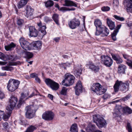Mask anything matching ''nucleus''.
I'll use <instances>...</instances> for the list:
<instances>
[{
    "label": "nucleus",
    "instance_id": "obj_24",
    "mask_svg": "<svg viewBox=\"0 0 132 132\" xmlns=\"http://www.w3.org/2000/svg\"><path fill=\"white\" fill-rule=\"evenodd\" d=\"M28 93H27V94H25L24 93H22L21 94V97L19 101V103L17 105L18 107L20 106L23 102H24L25 100V99L26 98H25L24 100V99L28 95Z\"/></svg>",
    "mask_w": 132,
    "mask_h": 132
},
{
    "label": "nucleus",
    "instance_id": "obj_26",
    "mask_svg": "<svg viewBox=\"0 0 132 132\" xmlns=\"http://www.w3.org/2000/svg\"><path fill=\"white\" fill-rule=\"evenodd\" d=\"M89 68L93 71H94L95 72H98L99 69L100 68L98 66H96L94 65L92 62H89Z\"/></svg>",
    "mask_w": 132,
    "mask_h": 132
},
{
    "label": "nucleus",
    "instance_id": "obj_14",
    "mask_svg": "<svg viewBox=\"0 0 132 132\" xmlns=\"http://www.w3.org/2000/svg\"><path fill=\"white\" fill-rule=\"evenodd\" d=\"M42 43L40 40H38L32 42L30 47L31 50H40L41 48Z\"/></svg>",
    "mask_w": 132,
    "mask_h": 132
},
{
    "label": "nucleus",
    "instance_id": "obj_3",
    "mask_svg": "<svg viewBox=\"0 0 132 132\" xmlns=\"http://www.w3.org/2000/svg\"><path fill=\"white\" fill-rule=\"evenodd\" d=\"M129 84L128 82H123L121 81L117 80L114 86V91L116 92L120 89L121 91L125 92L129 89Z\"/></svg>",
    "mask_w": 132,
    "mask_h": 132
},
{
    "label": "nucleus",
    "instance_id": "obj_49",
    "mask_svg": "<svg viewBox=\"0 0 132 132\" xmlns=\"http://www.w3.org/2000/svg\"><path fill=\"white\" fill-rule=\"evenodd\" d=\"M30 77L32 78H35L36 77L38 76V75L37 74H36L35 73H31L30 75Z\"/></svg>",
    "mask_w": 132,
    "mask_h": 132
},
{
    "label": "nucleus",
    "instance_id": "obj_56",
    "mask_svg": "<svg viewBox=\"0 0 132 132\" xmlns=\"http://www.w3.org/2000/svg\"><path fill=\"white\" fill-rule=\"evenodd\" d=\"M4 97V94L0 89V98H3Z\"/></svg>",
    "mask_w": 132,
    "mask_h": 132
},
{
    "label": "nucleus",
    "instance_id": "obj_27",
    "mask_svg": "<svg viewBox=\"0 0 132 132\" xmlns=\"http://www.w3.org/2000/svg\"><path fill=\"white\" fill-rule=\"evenodd\" d=\"M126 66L123 64H120L118 66V72L120 74H124L126 69Z\"/></svg>",
    "mask_w": 132,
    "mask_h": 132
},
{
    "label": "nucleus",
    "instance_id": "obj_12",
    "mask_svg": "<svg viewBox=\"0 0 132 132\" xmlns=\"http://www.w3.org/2000/svg\"><path fill=\"white\" fill-rule=\"evenodd\" d=\"M55 114L54 113L51 111L45 112L42 114V118L45 120L50 121L52 120L54 118Z\"/></svg>",
    "mask_w": 132,
    "mask_h": 132
},
{
    "label": "nucleus",
    "instance_id": "obj_61",
    "mask_svg": "<svg viewBox=\"0 0 132 132\" xmlns=\"http://www.w3.org/2000/svg\"><path fill=\"white\" fill-rule=\"evenodd\" d=\"M0 58H5L4 54L1 52H0Z\"/></svg>",
    "mask_w": 132,
    "mask_h": 132
},
{
    "label": "nucleus",
    "instance_id": "obj_63",
    "mask_svg": "<svg viewBox=\"0 0 132 132\" xmlns=\"http://www.w3.org/2000/svg\"><path fill=\"white\" fill-rule=\"evenodd\" d=\"M6 75L5 73L0 72V76H6Z\"/></svg>",
    "mask_w": 132,
    "mask_h": 132
},
{
    "label": "nucleus",
    "instance_id": "obj_42",
    "mask_svg": "<svg viewBox=\"0 0 132 132\" xmlns=\"http://www.w3.org/2000/svg\"><path fill=\"white\" fill-rule=\"evenodd\" d=\"M4 69L5 70L11 71L12 70H13V68L12 67L6 66L4 67Z\"/></svg>",
    "mask_w": 132,
    "mask_h": 132
},
{
    "label": "nucleus",
    "instance_id": "obj_58",
    "mask_svg": "<svg viewBox=\"0 0 132 132\" xmlns=\"http://www.w3.org/2000/svg\"><path fill=\"white\" fill-rule=\"evenodd\" d=\"M130 96L129 95H128L124 97L123 98V100L124 101H126L128 100L130 98Z\"/></svg>",
    "mask_w": 132,
    "mask_h": 132
},
{
    "label": "nucleus",
    "instance_id": "obj_9",
    "mask_svg": "<svg viewBox=\"0 0 132 132\" xmlns=\"http://www.w3.org/2000/svg\"><path fill=\"white\" fill-rule=\"evenodd\" d=\"M45 81L46 84L53 90H56L59 88V84L50 79H46Z\"/></svg>",
    "mask_w": 132,
    "mask_h": 132
},
{
    "label": "nucleus",
    "instance_id": "obj_29",
    "mask_svg": "<svg viewBox=\"0 0 132 132\" xmlns=\"http://www.w3.org/2000/svg\"><path fill=\"white\" fill-rule=\"evenodd\" d=\"M29 0H21L18 3L17 6L19 9L23 7Z\"/></svg>",
    "mask_w": 132,
    "mask_h": 132
},
{
    "label": "nucleus",
    "instance_id": "obj_25",
    "mask_svg": "<svg viewBox=\"0 0 132 132\" xmlns=\"http://www.w3.org/2000/svg\"><path fill=\"white\" fill-rule=\"evenodd\" d=\"M19 63L20 62L19 61L16 62L11 61H8V62L0 61V64L3 65L7 64L9 66H14L17 65L19 64Z\"/></svg>",
    "mask_w": 132,
    "mask_h": 132
},
{
    "label": "nucleus",
    "instance_id": "obj_15",
    "mask_svg": "<svg viewBox=\"0 0 132 132\" xmlns=\"http://www.w3.org/2000/svg\"><path fill=\"white\" fill-rule=\"evenodd\" d=\"M33 9L29 5H27L26 7V13L25 16L29 19H32L33 17Z\"/></svg>",
    "mask_w": 132,
    "mask_h": 132
},
{
    "label": "nucleus",
    "instance_id": "obj_46",
    "mask_svg": "<svg viewBox=\"0 0 132 132\" xmlns=\"http://www.w3.org/2000/svg\"><path fill=\"white\" fill-rule=\"evenodd\" d=\"M26 55L27 58H32L33 56V54L30 52H27L26 53Z\"/></svg>",
    "mask_w": 132,
    "mask_h": 132
},
{
    "label": "nucleus",
    "instance_id": "obj_1",
    "mask_svg": "<svg viewBox=\"0 0 132 132\" xmlns=\"http://www.w3.org/2000/svg\"><path fill=\"white\" fill-rule=\"evenodd\" d=\"M94 24L96 28L95 34L96 36L101 34L103 37L107 36L109 34V30L104 25H102L101 21L98 19L95 20Z\"/></svg>",
    "mask_w": 132,
    "mask_h": 132
},
{
    "label": "nucleus",
    "instance_id": "obj_33",
    "mask_svg": "<svg viewBox=\"0 0 132 132\" xmlns=\"http://www.w3.org/2000/svg\"><path fill=\"white\" fill-rule=\"evenodd\" d=\"M78 129L77 124L75 123L73 124L70 128V132H78Z\"/></svg>",
    "mask_w": 132,
    "mask_h": 132
},
{
    "label": "nucleus",
    "instance_id": "obj_40",
    "mask_svg": "<svg viewBox=\"0 0 132 132\" xmlns=\"http://www.w3.org/2000/svg\"><path fill=\"white\" fill-rule=\"evenodd\" d=\"M117 31H114L113 33L111 34V37L112 39L114 41H115L116 40V36L117 35L118 33Z\"/></svg>",
    "mask_w": 132,
    "mask_h": 132
},
{
    "label": "nucleus",
    "instance_id": "obj_13",
    "mask_svg": "<svg viewBox=\"0 0 132 132\" xmlns=\"http://www.w3.org/2000/svg\"><path fill=\"white\" fill-rule=\"evenodd\" d=\"M80 21L79 20L74 18L71 20L68 23V25L70 28L74 29L79 27L80 25Z\"/></svg>",
    "mask_w": 132,
    "mask_h": 132
},
{
    "label": "nucleus",
    "instance_id": "obj_53",
    "mask_svg": "<svg viewBox=\"0 0 132 132\" xmlns=\"http://www.w3.org/2000/svg\"><path fill=\"white\" fill-rule=\"evenodd\" d=\"M3 126L4 128L6 129L8 128V123L6 122L3 123Z\"/></svg>",
    "mask_w": 132,
    "mask_h": 132
},
{
    "label": "nucleus",
    "instance_id": "obj_6",
    "mask_svg": "<svg viewBox=\"0 0 132 132\" xmlns=\"http://www.w3.org/2000/svg\"><path fill=\"white\" fill-rule=\"evenodd\" d=\"M65 79L62 82L63 85L69 86L74 83L75 77L69 73H67L64 75Z\"/></svg>",
    "mask_w": 132,
    "mask_h": 132
},
{
    "label": "nucleus",
    "instance_id": "obj_54",
    "mask_svg": "<svg viewBox=\"0 0 132 132\" xmlns=\"http://www.w3.org/2000/svg\"><path fill=\"white\" fill-rule=\"evenodd\" d=\"M60 40V37H56L54 39V40L56 43L58 42Z\"/></svg>",
    "mask_w": 132,
    "mask_h": 132
},
{
    "label": "nucleus",
    "instance_id": "obj_45",
    "mask_svg": "<svg viewBox=\"0 0 132 132\" xmlns=\"http://www.w3.org/2000/svg\"><path fill=\"white\" fill-rule=\"evenodd\" d=\"M102 10L103 11H109L110 8L108 6H104L102 8Z\"/></svg>",
    "mask_w": 132,
    "mask_h": 132
},
{
    "label": "nucleus",
    "instance_id": "obj_39",
    "mask_svg": "<svg viewBox=\"0 0 132 132\" xmlns=\"http://www.w3.org/2000/svg\"><path fill=\"white\" fill-rule=\"evenodd\" d=\"M126 128L128 132H132V128L130 123L128 122L127 123Z\"/></svg>",
    "mask_w": 132,
    "mask_h": 132
},
{
    "label": "nucleus",
    "instance_id": "obj_18",
    "mask_svg": "<svg viewBox=\"0 0 132 132\" xmlns=\"http://www.w3.org/2000/svg\"><path fill=\"white\" fill-rule=\"evenodd\" d=\"M37 24L39 27V30L41 32V35L43 36H44L46 33L45 30V29L46 28V26L43 24L41 22L37 23Z\"/></svg>",
    "mask_w": 132,
    "mask_h": 132
},
{
    "label": "nucleus",
    "instance_id": "obj_5",
    "mask_svg": "<svg viewBox=\"0 0 132 132\" xmlns=\"http://www.w3.org/2000/svg\"><path fill=\"white\" fill-rule=\"evenodd\" d=\"M93 121L96 122L97 126L99 128L105 127L107 125L106 120L98 114H96L93 116Z\"/></svg>",
    "mask_w": 132,
    "mask_h": 132
},
{
    "label": "nucleus",
    "instance_id": "obj_17",
    "mask_svg": "<svg viewBox=\"0 0 132 132\" xmlns=\"http://www.w3.org/2000/svg\"><path fill=\"white\" fill-rule=\"evenodd\" d=\"M75 94L76 95H79L80 93H81L82 91V86L80 81L77 82L76 86L75 87Z\"/></svg>",
    "mask_w": 132,
    "mask_h": 132
},
{
    "label": "nucleus",
    "instance_id": "obj_57",
    "mask_svg": "<svg viewBox=\"0 0 132 132\" xmlns=\"http://www.w3.org/2000/svg\"><path fill=\"white\" fill-rule=\"evenodd\" d=\"M48 97L51 100H53V96L52 95L50 94H48Z\"/></svg>",
    "mask_w": 132,
    "mask_h": 132
},
{
    "label": "nucleus",
    "instance_id": "obj_60",
    "mask_svg": "<svg viewBox=\"0 0 132 132\" xmlns=\"http://www.w3.org/2000/svg\"><path fill=\"white\" fill-rule=\"evenodd\" d=\"M34 95V93H32L28 97H27L25 99V100H27L29 98H30L32 97Z\"/></svg>",
    "mask_w": 132,
    "mask_h": 132
},
{
    "label": "nucleus",
    "instance_id": "obj_64",
    "mask_svg": "<svg viewBox=\"0 0 132 132\" xmlns=\"http://www.w3.org/2000/svg\"><path fill=\"white\" fill-rule=\"evenodd\" d=\"M10 56L11 58H16L17 57L16 55L14 54L11 55Z\"/></svg>",
    "mask_w": 132,
    "mask_h": 132
},
{
    "label": "nucleus",
    "instance_id": "obj_37",
    "mask_svg": "<svg viewBox=\"0 0 132 132\" xmlns=\"http://www.w3.org/2000/svg\"><path fill=\"white\" fill-rule=\"evenodd\" d=\"M53 2L51 0H49L45 3V6L46 7H49L53 5Z\"/></svg>",
    "mask_w": 132,
    "mask_h": 132
},
{
    "label": "nucleus",
    "instance_id": "obj_48",
    "mask_svg": "<svg viewBox=\"0 0 132 132\" xmlns=\"http://www.w3.org/2000/svg\"><path fill=\"white\" fill-rule=\"evenodd\" d=\"M110 97V95L107 93H105L103 96V98L104 100L109 98Z\"/></svg>",
    "mask_w": 132,
    "mask_h": 132
},
{
    "label": "nucleus",
    "instance_id": "obj_32",
    "mask_svg": "<svg viewBox=\"0 0 132 132\" xmlns=\"http://www.w3.org/2000/svg\"><path fill=\"white\" fill-rule=\"evenodd\" d=\"M56 7H57L60 11L64 12L67 11H74L75 10V8H69L64 7H62L60 8L58 5H56Z\"/></svg>",
    "mask_w": 132,
    "mask_h": 132
},
{
    "label": "nucleus",
    "instance_id": "obj_2",
    "mask_svg": "<svg viewBox=\"0 0 132 132\" xmlns=\"http://www.w3.org/2000/svg\"><path fill=\"white\" fill-rule=\"evenodd\" d=\"M122 112L130 114L132 113V110L127 106L123 107L120 105H117L113 113V117L115 118L120 117Z\"/></svg>",
    "mask_w": 132,
    "mask_h": 132
},
{
    "label": "nucleus",
    "instance_id": "obj_31",
    "mask_svg": "<svg viewBox=\"0 0 132 132\" xmlns=\"http://www.w3.org/2000/svg\"><path fill=\"white\" fill-rule=\"evenodd\" d=\"M16 46V44L13 42H12L9 45L5 46V48L7 51H11Z\"/></svg>",
    "mask_w": 132,
    "mask_h": 132
},
{
    "label": "nucleus",
    "instance_id": "obj_62",
    "mask_svg": "<svg viewBox=\"0 0 132 132\" xmlns=\"http://www.w3.org/2000/svg\"><path fill=\"white\" fill-rule=\"evenodd\" d=\"M1 59L2 60L5 61V60H6V61H9V60H11H11H12L13 58H1Z\"/></svg>",
    "mask_w": 132,
    "mask_h": 132
},
{
    "label": "nucleus",
    "instance_id": "obj_7",
    "mask_svg": "<svg viewBox=\"0 0 132 132\" xmlns=\"http://www.w3.org/2000/svg\"><path fill=\"white\" fill-rule=\"evenodd\" d=\"M91 89L98 95L104 94L107 90L106 89L103 88L101 85L98 83L93 84L91 86Z\"/></svg>",
    "mask_w": 132,
    "mask_h": 132
},
{
    "label": "nucleus",
    "instance_id": "obj_41",
    "mask_svg": "<svg viewBox=\"0 0 132 132\" xmlns=\"http://www.w3.org/2000/svg\"><path fill=\"white\" fill-rule=\"evenodd\" d=\"M126 62L127 64L128 65L130 68L132 69V60H129L128 59Z\"/></svg>",
    "mask_w": 132,
    "mask_h": 132
},
{
    "label": "nucleus",
    "instance_id": "obj_20",
    "mask_svg": "<svg viewBox=\"0 0 132 132\" xmlns=\"http://www.w3.org/2000/svg\"><path fill=\"white\" fill-rule=\"evenodd\" d=\"M74 74L77 77H79L80 76L82 73V69L78 66L74 67Z\"/></svg>",
    "mask_w": 132,
    "mask_h": 132
},
{
    "label": "nucleus",
    "instance_id": "obj_47",
    "mask_svg": "<svg viewBox=\"0 0 132 132\" xmlns=\"http://www.w3.org/2000/svg\"><path fill=\"white\" fill-rule=\"evenodd\" d=\"M52 19L49 17L45 16L44 17V21L46 22H48L50 21H51Z\"/></svg>",
    "mask_w": 132,
    "mask_h": 132
},
{
    "label": "nucleus",
    "instance_id": "obj_38",
    "mask_svg": "<svg viewBox=\"0 0 132 132\" xmlns=\"http://www.w3.org/2000/svg\"><path fill=\"white\" fill-rule=\"evenodd\" d=\"M113 17L116 19L117 20L120 21H123L125 20V18L123 17H120L117 15H114Z\"/></svg>",
    "mask_w": 132,
    "mask_h": 132
},
{
    "label": "nucleus",
    "instance_id": "obj_23",
    "mask_svg": "<svg viewBox=\"0 0 132 132\" xmlns=\"http://www.w3.org/2000/svg\"><path fill=\"white\" fill-rule=\"evenodd\" d=\"M12 111L6 109L5 114L2 117L3 118L5 121H7L10 117Z\"/></svg>",
    "mask_w": 132,
    "mask_h": 132
},
{
    "label": "nucleus",
    "instance_id": "obj_52",
    "mask_svg": "<svg viewBox=\"0 0 132 132\" xmlns=\"http://www.w3.org/2000/svg\"><path fill=\"white\" fill-rule=\"evenodd\" d=\"M121 25L119 24L117 26V27L116 28V29L114 30V31L116 32V31H117V33L118 32L119 29L121 27Z\"/></svg>",
    "mask_w": 132,
    "mask_h": 132
},
{
    "label": "nucleus",
    "instance_id": "obj_16",
    "mask_svg": "<svg viewBox=\"0 0 132 132\" xmlns=\"http://www.w3.org/2000/svg\"><path fill=\"white\" fill-rule=\"evenodd\" d=\"M29 35L31 37H36L38 34V31L34 26L29 27Z\"/></svg>",
    "mask_w": 132,
    "mask_h": 132
},
{
    "label": "nucleus",
    "instance_id": "obj_35",
    "mask_svg": "<svg viewBox=\"0 0 132 132\" xmlns=\"http://www.w3.org/2000/svg\"><path fill=\"white\" fill-rule=\"evenodd\" d=\"M37 129V128L33 125H31L28 127L24 132H33Z\"/></svg>",
    "mask_w": 132,
    "mask_h": 132
},
{
    "label": "nucleus",
    "instance_id": "obj_43",
    "mask_svg": "<svg viewBox=\"0 0 132 132\" xmlns=\"http://www.w3.org/2000/svg\"><path fill=\"white\" fill-rule=\"evenodd\" d=\"M115 60L117 64H120L122 63L123 61L121 58H113Z\"/></svg>",
    "mask_w": 132,
    "mask_h": 132
},
{
    "label": "nucleus",
    "instance_id": "obj_22",
    "mask_svg": "<svg viewBox=\"0 0 132 132\" xmlns=\"http://www.w3.org/2000/svg\"><path fill=\"white\" fill-rule=\"evenodd\" d=\"M102 63H103L104 65L107 67H110L112 64L113 61L111 58H106L104 59L103 61L102 60Z\"/></svg>",
    "mask_w": 132,
    "mask_h": 132
},
{
    "label": "nucleus",
    "instance_id": "obj_44",
    "mask_svg": "<svg viewBox=\"0 0 132 132\" xmlns=\"http://www.w3.org/2000/svg\"><path fill=\"white\" fill-rule=\"evenodd\" d=\"M24 22L23 20L22 19H20L18 20L17 23L18 25L21 26L22 25Z\"/></svg>",
    "mask_w": 132,
    "mask_h": 132
},
{
    "label": "nucleus",
    "instance_id": "obj_19",
    "mask_svg": "<svg viewBox=\"0 0 132 132\" xmlns=\"http://www.w3.org/2000/svg\"><path fill=\"white\" fill-rule=\"evenodd\" d=\"M124 3L127 7V11L132 13V0H125Z\"/></svg>",
    "mask_w": 132,
    "mask_h": 132
},
{
    "label": "nucleus",
    "instance_id": "obj_55",
    "mask_svg": "<svg viewBox=\"0 0 132 132\" xmlns=\"http://www.w3.org/2000/svg\"><path fill=\"white\" fill-rule=\"evenodd\" d=\"M35 80L36 81L39 83H40L41 82V80L40 78L38 77V76L36 77L35 78Z\"/></svg>",
    "mask_w": 132,
    "mask_h": 132
},
{
    "label": "nucleus",
    "instance_id": "obj_59",
    "mask_svg": "<svg viewBox=\"0 0 132 132\" xmlns=\"http://www.w3.org/2000/svg\"><path fill=\"white\" fill-rule=\"evenodd\" d=\"M4 114V112L3 111L0 110V117H2L3 115Z\"/></svg>",
    "mask_w": 132,
    "mask_h": 132
},
{
    "label": "nucleus",
    "instance_id": "obj_30",
    "mask_svg": "<svg viewBox=\"0 0 132 132\" xmlns=\"http://www.w3.org/2000/svg\"><path fill=\"white\" fill-rule=\"evenodd\" d=\"M65 5L67 6H74L77 7V5L75 2L70 0H65L64 1Z\"/></svg>",
    "mask_w": 132,
    "mask_h": 132
},
{
    "label": "nucleus",
    "instance_id": "obj_51",
    "mask_svg": "<svg viewBox=\"0 0 132 132\" xmlns=\"http://www.w3.org/2000/svg\"><path fill=\"white\" fill-rule=\"evenodd\" d=\"M113 4L114 6H118L119 4L118 0H114Z\"/></svg>",
    "mask_w": 132,
    "mask_h": 132
},
{
    "label": "nucleus",
    "instance_id": "obj_8",
    "mask_svg": "<svg viewBox=\"0 0 132 132\" xmlns=\"http://www.w3.org/2000/svg\"><path fill=\"white\" fill-rule=\"evenodd\" d=\"M26 112L25 113L26 117L28 118H31L35 115V114L37 109L33 105L26 106L25 108Z\"/></svg>",
    "mask_w": 132,
    "mask_h": 132
},
{
    "label": "nucleus",
    "instance_id": "obj_21",
    "mask_svg": "<svg viewBox=\"0 0 132 132\" xmlns=\"http://www.w3.org/2000/svg\"><path fill=\"white\" fill-rule=\"evenodd\" d=\"M95 125H88L86 129L87 132H102L99 130H97L94 131L95 129Z\"/></svg>",
    "mask_w": 132,
    "mask_h": 132
},
{
    "label": "nucleus",
    "instance_id": "obj_11",
    "mask_svg": "<svg viewBox=\"0 0 132 132\" xmlns=\"http://www.w3.org/2000/svg\"><path fill=\"white\" fill-rule=\"evenodd\" d=\"M19 42L22 47L26 50H31L30 44L28 41L26 40L23 37H21L19 39Z\"/></svg>",
    "mask_w": 132,
    "mask_h": 132
},
{
    "label": "nucleus",
    "instance_id": "obj_28",
    "mask_svg": "<svg viewBox=\"0 0 132 132\" xmlns=\"http://www.w3.org/2000/svg\"><path fill=\"white\" fill-rule=\"evenodd\" d=\"M107 23L111 30H113L114 29L115 26L114 22L112 21L111 20L108 18L106 19Z\"/></svg>",
    "mask_w": 132,
    "mask_h": 132
},
{
    "label": "nucleus",
    "instance_id": "obj_10",
    "mask_svg": "<svg viewBox=\"0 0 132 132\" xmlns=\"http://www.w3.org/2000/svg\"><path fill=\"white\" fill-rule=\"evenodd\" d=\"M18 101L17 98L13 96H12L9 99V104L6 107V109L12 111L13 109L15 106Z\"/></svg>",
    "mask_w": 132,
    "mask_h": 132
},
{
    "label": "nucleus",
    "instance_id": "obj_34",
    "mask_svg": "<svg viewBox=\"0 0 132 132\" xmlns=\"http://www.w3.org/2000/svg\"><path fill=\"white\" fill-rule=\"evenodd\" d=\"M52 18L56 24L57 25H59L58 15L57 14L55 13L53 14Z\"/></svg>",
    "mask_w": 132,
    "mask_h": 132
},
{
    "label": "nucleus",
    "instance_id": "obj_36",
    "mask_svg": "<svg viewBox=\"0 0 132 132\" xmlns=\"http://www.w3.org/2000/svg\"><path fill=\"white\" fill-rule=\"evenodd\" d=\"M68 90L67 88L64 87H63L61 91L60 92V94L61 95H67Z\"/></svg>",
    "mask_w": 132,
    "mask_h": 132
},
{
    "label": "nucleus",
    "instance_id": "obj_50",
    "mask_svg": "<svg viewBox=\"0 0 132 132\" xmlns=\"http://www.w3.org/2000/svg\"><path fill=\"white\" fill-rule=\"evenodd\" d=\"M20 123L21 125H23L25 126L27 123L26 120H20Z\"/></svg>",
    "mask_w": 132,
    "mask_h": 132
},
{
    "label": "nucleus",
    "instance_id": "obj_4",
    "mask_svg": "<svg viewBox=\"0 0 132 132\" xmlns=\"http://www.w3.org/2000/svg\"><path fill=\"white\" fill-rule=\"evenodd\" d=\"M20 83V81L18 80L10 79L7 84V89L10 92H13L18 88Z\"/></svg>",
    "mask_w": 132,
    "mask_h": 132
}]
</instances>
